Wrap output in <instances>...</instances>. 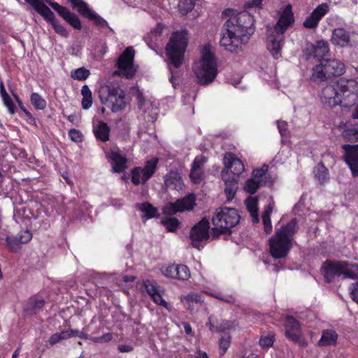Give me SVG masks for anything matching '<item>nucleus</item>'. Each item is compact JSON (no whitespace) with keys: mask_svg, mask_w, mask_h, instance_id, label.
<instances>
[{"mask_svg":"<svg viewBox=\"0 0 358 358\" xmlns=\"http://www.w3.org/2000/svg\"><path fill=\"white\" fill-rule=\"evenodd\" d=\"M231 343V336L228 334H224L222 336L220 341V354L224 355L229 348Z\"/></svg>","mask_w":358,"mask_h":358,"instance_id":"43","label":"nucleus"},{"mask_svg":"<svg viewBox=\"0 0 358 358\" xmlns=\"http://www.w3.org/2000/svg\"><path fill=\"white\" fill-rule=\"evenodd\" d=\"M207 157L203 155L196 156L192 164L189 178L194 184H199L204 178L203 169Z\"/></svg>","mask_w":358,"mask_h":358,"instance_id":"18","label":"nucleus"},{"mask_svg":"<svg viewBox=\"0 0 358 358\" xmlns=\"http://www.w3.org/2000/svg\"><path fill=\"white\" fill-rule=\"evenodd\" d=\"M268 169V166L264 165L261 169H257L253 171L252 178L255 179L256 180L262 182V178L265 175L266 171Z\"/></svg>","mask_w":358,"mask_h":358,"instance_id":"47","label":"nucleus"},{"mask_svg":"<svg viewBox=\"0 0 358 358\" xmlns=\"http://www.w3.org/2000/svg\"><path fill=\"white\" fill-rule=\"evenodd\" d=\"M224 164L225 168L223 170H227L228 174L237 179L245 171L243 162L231 153H227L225 155L224 157Z\"/></svg>","mask_w":358,"mask_h":358,"instance_id":"17","label":"nucleus"},{"mask_svg":"<svg viewBox=\"0 0 358 358\" xmlns=\"http://www.w3.org/2000/svg\"><path fill=\"white\" fill-rule=\"evenodd\" d=\"M51 7L57 12V13L72 27L76 29H80L82 28L81 22L79 17L74 13H71L66 8L60 6L56 2H52L50 0H46Z\"/></svg>","mask_w":358,"mask_h":358,"instance_id":"15","label":"nucleus"},{"mask_svg":"<svg viewBox=\"0 0 358 358\" xmlns=\"http://www.w3.org/2000/svg\"><path fill=\"white\" fill-rule=\"evenodd\" d=\"M90 75V71L84 67L78 68L71 72V77L77 80H85Z\"/></svg>","mask_w":358,"mask_h":358,"instance_id":"38","label":"nucleus"},{"mask_svg":"<svg viewBox=\"0 0 358 358\" xmlns=\"http://www.w3.org/2000/svg\"><path fill=\"white\" fill-rule=\"evenodd\" d=\"M298 230L297 221L291 220L285 226L276 229L268 240L270 253L275 259L285 258L292 247L294 235Z\"/></svg>","mask_w":358,"mask_h":358,"instance_id":"3","label":"nucleus"},{"mask_svg":"<svg viewBox=\"0 0 358 358\" xmlns=\"http://www.w3.org/2000/svg\"><path fill=\"white\" fill-rule=\"evenodd\" d=\"M329 6L327 3H322L317 6L311 13L312 17L320 22V20L329 12Z\"/></svg>","mask_w":358,"mask_h":358,"instance_id":"36","label":"nucleus"},{"mask_svg":"<svg viewBox=\"0 0 358 358\" xmlns=\"http://www.w3.org/2000/svg\"><path fill=\"white\" fill-rule=\"evenodd\" d=\"M69 136L71 140L73 142H81L83 140V135L78 130L72 129L69 132Z\"/></svg>","mask_w":358,"mask_h":358,"instance_id":"53","label":"nucleus"},{"mask_svg":"<svg viewBox=\"0 0 358 358\" xmlns=\"http://www.w3.org/2000/svg\"><path fill=\"white\" fill-rule=\"evenodd\" d=\"M187 44V31L182 29L173 33L166 46L168 64L171 73L170 81L173 85L176 84L174 69H178L182 65Z\"/></svg>","mask_w":358,"mask_h":358,"instance_id":"5","label":"nucleus"},{"mask_svg":"<svg viewBox=\"0 0 358 358\" xmlns=\"http://www.w3.org/2000/svg\"><path fill=\"white\" fill-rule=\"evenodd\" d=\"M248 210L250 212L252 222H259V214L257 208V198L249 197L245 201Z\"/></svg>","mask_w":358,"mask_h":358,"instance_id":"30","label":"nucleus"},{"mask_svg":"<svg viewBox=\"0 0 358 358\" xmlns=\"http://www.w3.org/2000/svg\"><path fill=\"white\" fill-rule=\"evenodd\" d=\"M162 31V28L159 26H157V28L152 31H151L149 34H148V38L149 37H157L160 36Z\"/></svg>","mask_w":358,"mask_h":358,"instance_id":"62","label":"nucleus"},{"mask_svg":"<svg viewBox=\"0 0 358 358\" xmlns=\"http://www.w3.org/2000/svg\"><path fill=\"white\" fill-rule=\"evenodd\" d=\"M319 22L315 19V16L312 17V14L306 19L303 22V26L306 28L314 29L317 27Z\"/></svg>","mask_w":358,"mask_h":358,"instance_id":"52","label":"nucleus"},{"mask_svg":"<svg viewBox=\"0 0 358 358\" xmlns=\"http://www.w3.org/2000/svg\"><path fill=\"white\" fill-rule=\"evenodd\" d=\"M273 210V206L268 204L262 214V222L266 234H270L272 231V224L271 222V214Z\"/></svg>","mask_w":358,"mask_h":358,"instance_id":"32","label":"nucleus"},{"mask_svg":"<svg viewBox=\"0 0 358 358\" xmlns=\"http://www.w3.org/2000/svg\"><path fill=\"white\" fill-rule=\"evenodd\" d=\"M81 94L83 96V99H82L83 108L85 110H87L92 105V92L87 85H85L82 87Z\"/></svg>","mask_w":358,"mask_h":358,"instance_id":"33","label":"nucleus"},{"mask_svg":"<svg viewBox=\"0 0 358 358\" xmlns=\"http://www.w3.org/2000/svg\"><path fill=\"white\" fill-rule=\"evenodd\" d=\"M306 52H308V59L310 57L320 59H325L324 57L329 52V45L327 41H318L315 44L307 45Z\"/></svg>","mask_w":358,"mask_h":358,"instance_id":"19","label":"nucleus"},{"mask_svg":"<svg viewBox=\"0 0 358 358\" xmlns=\"http://www.w3.org/2000/svg\"><path fill=\"white\" fill-rule=\"evenodd\" d=\"M278 127L280 134L282 136H285L287 130V123L285 122L278 121Z\"/></svg>","mask_w":358,"mask_h":358,"instance_id":"61","label":"nucleus"},{"mask_svg":"<svg viewBox=\"0 0 358 358\" xmlns=\"http://www.w3.org/2000/svg\"><path fill=\"white\" fill-rule=\"evenodd\" d=\"M358 83L355 80L340 79L333 85H327L322 90L320 99L322 103L329 108L338 105L350 107L355 103L357 95L352 92H357Z\"/></svg>","mask_w":358,"mask_h":358,"instance_id":"2","label":"nucleus"},{"mask_svg":"<svg viewBox=\"0 0 358 358\" xmlns=\"http://www.w3.org/2000/svg\"><path fill=\"white\" fill-rule=\"evenodd\" d=\"M343 137L350 141H358V129H349L345 130L343 132Z\"/></svg>","mask_w":358,"mask_h":358,"instance_id":"50","label":"nucleus"},{"mask_svg":"<svg viewBox=\"0 0 358 358\" xmlns=\"http://www.w3.org/2000/svg\"><path fill=\"white\" fill-rule=\"evenodd\" d=\"M31 101L36 109H43L45 106L44 100L38 94L32 93L31 95Z\"/></svg>","mask_w":358,"mask_h":358,"instance_id":"45","label":"nucleus"},{"mask_svg":"<svg viewBox=\"0 0 358 358\" xmlns=\"http://www.w3.org/2000/svg\"><path fill=\"white\" fill-rule=\"evenodd\" d=\"M29 303L33 310H36L37 309L43 308L45 303L43 299H38L36 297L31 298Z\"/></svg>","mask_w":358,"mask_h":358,"instance_id":"54","label":"nucleus"},{"mask_svg":"<svg viewBox=\"0 0 358 358\" xmlns=\"http://www.w3.org/2000/svg\"><path fill=\"white\" fill-rule=\"evenodd\" d=\"M285 335L287 338L294 343H301V324L294 317L284 316Z\"/></svg>","mask_w":358,"mask_h":358,"instance_id":"14","label":"nucleus"},{"mask_svg":"<svg viewBox=\"0 0 358 358\" xmlns=\"http://www.w3.org/2000/svg\"><path fill=\"white\" fill-rule=\"evenodd\" d=\"M31 237L32 235L29 231H22L17 237L7 236L6 238L7 247L10 251L16 252L21 248L22 244L29 242Z\"/></svg>","mask_w":358,"mask_h":358,"instance_id":"22","label":"nucleus"},{"mask_svg":"<svg viewBox=\"0 0 358 358\" xmlns=\"http://www.w3.org/2000/svg\"><path fill=\"white\" fill-rule=\"evenodd\" d=\"M136 207L144 213L143 217H145L146 219L155 217L157 213V209L148 202L137 203Z\"/></svg>","mask_w":358,"mask_h":358,"instance_id":"35","label":"nucleus"},{"mask_svg":"<svg viewBox=\"0 0 358 358\" xmlns=\"http://www.w3.org/2000/svg\"><path fill=\"white\" fill-rule=\"evenodd\" d=\"M345 65L336 59H322L320 63L313 69L311 79L314 82H322L335 76H339L345 72Z\"/></svg>","mask_w":358,"mask_h":358,"instance_id":"10","label":"nucleus"},{"mask_svg":"<svg viewBox=\"0 0 358 358\" xmlns=\"http://www.w3.org/2000/svg\"><path fill=\"white\" fill-rule=\"evenodd\" d=\"M99 99L102 104L110 108L113 113H117L126 107L125 94L117 83L106 82L99 90Z\"/></svg>","mask_w":358,"mask_h":358,"instance_id":"9","label":"nucleus"},{"mask_svg":"<svg viewBox=\"0 0 358 358\" xmlns=\"http://www.w3.org/2000/svg\"><path fill=\"white\" fill-rule=\"evenodd\" d=\"M163 212L165 215H172L178 212H180L177 205V201L174 203L171 202L165 205L163 208Z\"/></svg>","mask_w":358,"mask_h":358,"instance_id":"46","label":"nucleus"},{"mask_svg":"<svg viewBox=\"0 0 358 358\" xmlns=\"http://www.w3.org/2000/svg\"><path fill=\"white\" fill-rule=\"evenodd\" d=\"M92 20L94 24L100 29L102 31H108L109 32H113V29L109 27L107 21L99 16L96 13H91V17L89 19Z\"/></svg>","mask_w":358,"mask_h":358,"instance_id":"34","label":"nucleus"},{"mask_svg":"<svg viewBox=\"0 0 358 358\" xmlns=\"http://www.w3.org/2000/svg\"><path fill=\"white\" fill-rule=\"evenodd\" d=\"M66 339H68V334L64 333V331L63 330L60 332L55 333L53 335H52L50 337L48 342H49L50 345H54L58 343L62 340H66Z\"/></svg>","mask_w":358,"mask_h":358,"instance_id":"44","label":"nucleus"},{"mask_svg":"<svg viewBox=\"0 0 358 358\" xmlns=\"http://www.w3.org/2000/svg\"><path fill=\"white\" fill-rule=\"evenodd\" d=\"M135 51L132 47H127L119 56L116 66L118 70L113 73V76H122L127 78H132L136 69L134 65Z\"/></svg>","mask_w":358,"mask_h":358,"instance_id":"11","label":"nucleus"},{"mask_svg":"<svg viewBox=\"0 0 358 358\" xmlns=\"http://www.w3.org/2000/svg\"><path fill=\"white\" fill-rule=\"evenodd\" d=\"M234 322H230V321H222V322L220 324V325L217 327V331H224L225 330H229L235 327Z\"/></svg>","mask_w":358,"mask_h":358,"instance_id":"55","label":"nucleus"},{"mask_svg":"<svg viewBox=\"0 0 358 358\" xmlns=\"http://www.w3.org/2000/svg\"><path fill=\"white\" fill-rule=\"evenodd\" d=\"M185 299L188 302H195L198 303L201 301V297L196 293L191 292L189 293Z\"/></svg>","mask_w":358,"mask_h":358,"instance_id":"58","label":"nucleus"},{"mask_svg":"<svg viewBox=\"0 0 358 358\" xmlns=\"http://www.w3.org/2000/svg\"><path fill=\"white\" fill-rule=\"evenodd\" d=\"M165 185L173 189H181L183 185L182 178L177 171H171L165 176Z\"/></svg>","mask_w":358,"mask_h":358,"instance_id":"25","label":"nucleus"},{"mask_svg":"<svg viewBox=\"0 0 358 358\" xmlns=\"http://www.w3.org/2000/svg\"><path fill=\"white\" fill-rule=\"evenodd\" d=\"M193 71L200 84L206 85L212 83L216 77L217 63L210 46H205L202 50L201 59L194 64Z\"/></svg>","mask_w":358,"mask_h":358,"instance_id":"7","label":"nucleus"},{"mask_svg":"<svg viewBox=\"0 0 358 358\" xmlns=\"http://www.w3.org/2000/svg\"><path fill=\"white\" fill-rule=\"evenodd\" d=\"M151 298L153 300V301L155 303H157V305L162 306L164 307L165 308L169 309V304L163 299L162 295L161 294V291L159 292H158L157 294H155Z\"/></svg>","mask_w":358,"mask_h":358,"instance_id":"51","label":"nucleus"},{"mask_svg":"<svg viewBox=\"0 0 358 358\" xmlns=\"http://www.w3.org/2000/svg\"><path fill=\"white\" fill-rule=\"evenodd\" d=\"M46 21L50 22L52 28L57 34H60L62 36L67 37L69 35V32L64 28V26L60 24L57 20H55L54 13L46 6L45 11Z\"/></svg>","mask_w":358,"mask_h":358,"instance_id":"28","label":"nucleus"},{"mask_svg":"<svg viewBox=\"0 0 358 358\" xmlns=\"http://www.w3.org/2000/svg\"><path fill=\"white\" fill-rule=\"evenodd\" d=\"M222 17L228 19L222 27L220 45L232 53L241 51L254 33L253 16L245 10L228 8L222 12Z\"/></svg>","mask_w":358,"mask_h":358,"instance_id":"1","label":"nucleus"},{"mask_svg":"<svg viewBox=\"0 0 358 358\" xmlns=\"http://www.w3.org/2000/svg\"><path fill=\"white\" fill-rule=\"evenodd\" d=\"M108 157L111 160L113 170L116 173L123 172L127 169V159L118 152L111 151Z\"/></svg>","mask_w":358,"mask_h":358,"instance_id":"24","label":"nucleus"},{"mask_svg":"<svg viewBox=\"0 0 358 358\" xmlns=\"http://www.w3.org/2000/svg\"><path fill=\"white\" fill-rule=\"evenodd\" d=\"M261 185L262 183L260 182L251 178L245 182L244 190L250 194H253L257 192Z\"/></svg>","mask_w":358,"mask_h":358,"instance_id":"39","label":"nucleus"},{"mask_svg":"<svg viewBox=\"0 0 358 358\" xmlns=\"http://www.w3.org/2000/svg\"><path fill=\"white\" fill-rule=\"evenodd\" d=\"M117 348L121 352H129L133 350V347L129 345H120Z\"/></svg>","mask_w":358,"mask_h":358,"instance_id":"63","label":"nucleus"},{"mask_svg":"<svg viewBox=\"0 0 358 358\" xmlns=\"http://www.w3.org/2000/svg\"><path fill=\"white\" fill-rule=\"evenodd\" d=\"M350 295L352 300L358 303V283L352 284L350 287Z\"/></svg>","mask_w":358,"mask_h":358,"instance_id":"57","label":"nucleus"},{"mask_svg":"<svg viewBox=\"0 0 358 358\" xmlns=\"http://www.w3.org/2000/svg\"><path fill=\"white\" fill-rule=\"evenodd\" d=\"M71 3V6L73 8L76 9L77 11L82 15L90 19L91 17V13H94L87 6V4L83 0H69Z\"/></svg>","mask_w":358,"mask_h":358,"instance_id":"29","label":"nucleus"},{"mask_svg":"<svg viewBox=\"0 0 358 358\" xmlns=\"http://www.w3.org/2000/svg\"><path fill=\"white\" fill-rule=\"evenodd\" d=\"M158 164L157 158L145 162L143 167L138 166L131 170V182L135 185L145 184L155 173Z\"/></svg>","mask_w":358,"mask_h":358,"instance_id":"12","label":"nucleus"},{"mask_svg":"<svg viewBox=\"0 0 358 358\" xmlns=\"http://www.w3.org/2000/svg\"><path fill=\"white\" fill-rule=\"evenodd\" d=\"M321 268L327 282H332L336 276L351 279L358 278V264L348 261L327 260L323 263Z\"/></svg>","mask_w":358,"mask_h":358,"instance_id":"8","label":"nucleus"},{"mask_svg":"<svg viewBox=\"0 0 358 358\" xmlns=\"http://www.w3.org/2000/svg\"><path fill=\"white\" fill-rule=\"evenodd\" d=\"M177 205L180 212L192 210L195 205L194 195L192 194L182 199H178Z\"/></svg>","mask_w":358,"mask_h":358,"instance_id":"31","label":"nucleus"},{"mask_svg":"<svg viewBox=\"0 0 358 358\" xmlns=\"http://www.w3.org/2000/svg\"><path fill=\"white\" fill-rule=\"evenodd\" d=\"M143 285L148 292V294L152 297L155 294H157L161 291L160 287L157 285L156 282L150 280H145L143 282Z\"/></svg>","mask_w":358,"mask_h":358,"instance_id":"41","label":"nucleus"},{"mask_svg":"<svg viewBox=\"0 0 358 358\" xmlns=\"http://www.w3.org/2000/svg\"><path fill=\"white\" fill-rule=\"evenodd\" d=\"M1 97L3 101L4 105L8 108L10 113L13 114L15 113V111H14L13 103L11 98L9 96L8 94L1 96Z\"/></svg>","mask_w":358,"mask_h":358,"instance_id":"56","label":"nucleus"},{"mask_svg":"<svg viewBox=\"0 0 358 358\" xmlns=\"http://www.w3.org/2000/svg\"><path fill=\"white\" fill-rule=\"evenodd\" d=\"M138 107L141 110L145 109V99L141 92H138L137 94Z\"/></svg>","mask_w":358,"mask_h":358,"instance_id":"59","label":"nucleus"},{"mask_svg":"<svg viewBox=\"0 0 358 358\" xmlns=\"http://www.w3.org/2000/svg\"><path fill=\"white\" fill-rule=\"evenodd\" d=\"M164 275L170 278L185 280L190 277V272L187 266L184 264L171 265L165 269Z\"/></svg>","mask_w":358,"mask_h":358,"instance_id":"23","label":"nucleus"},{"mask_svg":"<svg viewBox=\"0 0 358 358\" xmlns=\"http://www.w3.org/2000/svg\"><path fill=\"white\" fill-rule=\"evenodd\" d=\"M355 36L354 32H350L343 28L335 29L332 33V41L341 47L351 45V40Z\"/></svg>","mask_w":358,"mask_h":358,"instance_id":"21","label":"nucleus"},{"mask_svg":"<svg viewBox=\"0 0 358 358\" xmlns=\"http://www.w3.org/2000/svg\"><path fill=\"white\" fill-rule=\"evenodd\" d=\"M221 176L225 183L224 192L227 196V201L230 202L234 198L238 189V179L228 174L227 170H222Z\"/></svg>","mask_w":358,"mask_h":358,"instance_id":"20","label":"nucleus"},{"mask_svg":"<svg viewBox=\"0 0 358 358\" xmlns=\"http://www.w3.org/2000/svg\"><path fill=\"white\" fill-rule=\"evenodd\" d=\"M259 343L262 347H271L274 343V336L273 334H269L268 336H262Z\"/></svg>","mask_w":358,"mask_h":358,"instance_id":"49","label":"nucleus"},{"mask_svg":"<svg viewBox=\"0 0 358 358\" xmlns=\"http://www.w3.org/2000/svg\"><path fill=\"white\" fill-rule=\"evenodd\" d=\"M34 8L40 15L45 17L44 0H24Z\"/></svg>","mask_w":358,"mask_h":358,"instance_id":"42","label":"nucleus"},{"mask_svg":"<svg viewBox=\"0 0 358 358\" xmlns=\"http://www.w3.org/2000/svg\"><path fill=\"white\" fill-rule=\"evenodd\" d=\"M64 333L68 334V338L71 337H78L80 338L86 339L88 338L87 334H85L83 331H80L78 329H70L67 330H64Z\"/></svg>","mask_w":358,"mask_h":358,"instance_id":"48","label":"nucleus"},{"mask_svg":"<svg viewBox=\"0 0 358 358\" xmlns=\"http://www.w3.org/2000/svg\"><path fill=\"white\" fill-rule=\"evenodd\" d=\"M112 339V335L110 334H106L101 337L96 338L97 341L103 342V341H109Z\"/></svg>","mask_w":358,"mask_h":358,"instance_id":"64","label":"nucleus"},{"mask_svg":"<svg viewBox=\"0 0 358 358\" xmlns=\"http://www.w3.org/2000/svg\"><path fill=\"white\" fill-rule=\"evenodd\" d=\"M162 224L166 227L168 231H175L180 224V222L176 217H169L161 221Z\"/></svg>","mask_w":358,"mask_h":358,"instance_id":"40","label":"nucleus"},{"mask_svg":"<svg viewBox=\"0 0 358 358\" xmlns=\"http://www.w3.org/2000/svg\"><path fill=\"white\" fill-rule=\"evenodd\" d=\"M345 150L343 158L352 171L353 176H358V144L355 145H343Z\"/></svg>","mask_w":358,"mask_h":358,"instance_id":"16","label":"nucleus"},{"mask_svg":"<svg viewBox=\"0 0 358 358\" xmlns=\"http://www.w3.org/2000/svg\"><path fill=\"white\" fill-rule=\"evenodd\" d=\"M262 0H252L246 3L245 7L246 8H261Z\"/></svg>","mask_w":358,"mask_h":358,"instance_id":"60","label":"nucleus"},{"mask_svg":"<svg viewBox=\"0 0 358 358\" xmlns=\"http://www.w3.org/2000/svg\"><path fill=\"white\" fill-rule=\"evenodd\" d=\"M338 340V334L333 329H325L322 331L320 339L318 341V345L329 346L335 345Z\"/></svg>","mask_w":358,"mask_h":358,"instance_id":"26","label":"nucleus"},{"mask_svg":"<svg viewBox=\"0 0 358 358\" xmlns=\"http://www.w3.org/2000/svg\"><path fill=\"white\" fill-rule=\"evenodd\" d=\"M294 22L292 6L287 4L280 15L279 20L273 27L267 26V48L275 59L280 56L281 43L284 38V33Z\"/></svg>","mask_w":358,"mask_h":358,"instance_id":"4","label":"nucleus"},{"mask_svg":"<svg viewBox=\"0 0 358 358\" xmlns=\"http://www.w3.org/2000/svg\"><path fill=\"white\" fill-rule=\"evenodd\" d=\"M240 222V215L234 208L222 207L216 210L212 217V236L217 238L223 234L231 233V229Z\"/></svg>","mask_w":358,"mask_h":358,"instance_id":"6","label":"nucleus"},{"mask_svg":"<svg viewBox=\"0 0 358 358\" xmlns=\"http://www.w3.org/2000/svg\"><path fill=\"white\" fill-rule=\"evenodd\" d=\"M315 175L320 183H324L328 179V170L323 164H317L315 169Z\"/></svg>","mask_w":358,"mask_h":358,"instance_id":"37","label":"nucleus"},{"mask_svg":"<svg viewBox=\"0 0 358 358\" xmlns=\"http://www.w3.org/2000/svg\"><path fill=\"white\" fill-rule=\"evenodd\" d=\"M210 222L203 218L195 224L190 231L189 238L192 246L200 249L203 248L202 243L209 238Z\"/></svg>","mask_w":358,"mask_h":358,"instance_id":"13","label":"nucleus"},{"mask_svg":"<svg viewBox=\"0 0 358 358\" xmlns=\"http://www.w3.org/2000/svg\"><path fill=\"white\" fill-rule=\"evenodd\" d=\"M110 129L108 124L103 122H99L93 127V132L96 138L103 142L109 140Z\"/></svg>","mask_w":358,"mask_h":358,"instance_id":"27","label":"nucleus"}]
</instances>
